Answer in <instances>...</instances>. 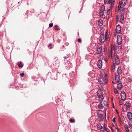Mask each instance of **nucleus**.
<instances>
[{
  "label": "nucleus",
  "instance_id": "f257e3e1",
  "mask_svg": "<svg viewBox=\"0 0 132 132\" xmlns=\"http://www.w3.org/2000/svg\"><path fill=\"white\" fill-rule=\"evenodd\" d=\"M116 50L115 45H112L109 49V55L112 58L115 59L116 64L117 65H118L120 63V60L119 57L115 53Z\"/></svg>",
  "mask_w": 132,
  "mask_h": 132
},
{
  "label": "nucleus",
  "instance_id": "f03ea898",
  "mask_svg": "<svg viewBox=\"0 0 132 132\" xmlns=\"http://www.w3.org/2000/svg\"><path fill=\"white\" fill-rule=\"evenodd\" d=\"M107 35V31H106L105 32V36L104 34H101L100 35L99 38V41L101 43H103L105 40H109L106 38Z\"/></svg>",
  "mask_w": 132,
  "mask_h": 132
},
{
  "label": "nucleus",
  "instance_id": "7ed1b4c3",
  "mask_svg": "<svg viewBox=\"0 0 132 132\" xmlns=\"http://www.w3.org/2000/svg\"><path fill=\"white\" fill-rule=\"evenodd\" d=\"M124 16L123 14L121 13L120 14L117 15L116 16V21L117 22L119 21L121 23L123 21Z\"/></svg>",
  "mask_w": 132,
  "mask_h": 132
},
{
  "label": "nucleus",
  "instance_id": "20e7f679",
  "mask_svg": "<svg viewBox=\"0 0 132 132\" xmlns=\"http://www.w3.org/2000/svg\"><path fill=\"white\" fill-rule=\"evenodd\" d=\"M127 0H122L120 1L118 7V10L119 11L121 8V6H125Z\"/></svg>",
  "mask_w": 132,
  "mask_h": 132
},
{
  "label": "nucleus",
  "instance_id": "39448f33",
  "mask_svg": "<svg viewBox=\"0 0 132 132\" xmlns=\"http://www.w3.org/2000/svg\"><path fill=\"white\" fill-rule=\"evenodd\" d=\"M115 0H104V3L105 4H110L111 2V7L112 9L113 7Z\"/></svg>",
  "mask_w": 132,
  "mask_h": 132
},
{
  "label": "nucleus",
  "instance_id": "423d86ee",
  "mask_svg": "<svg viewBox=\"0 0 132 132\" xmlns=\"http://www.w3.org/2000/svg\"><path fill=\"white\" fill-rule=\"evenodd\" d=\"M65 65L66 67H67L68 69H70L72 65V64L69 61H67V60H65Z\"/></svg>",
  "mask_w": 132,
  "mask_h": 132
},
{
  "label": "nucleus",
  "instance_id": "0eeeda50",
  "mask_svg": "<svg viewBox=\"0 0 132 132\" xmlns=\"http://www.w3.org/2000/svg\"><path fill=\"white\" fill-rule=\"evenodd\" d=\"M102 51L101 46H97L96 49V52L97 54H100L102 53Z\"/></svg>",
  "mask_w": 132,
  "mask_h": 132
},
{
  "label": "nucleus",
  "instance_id": "6e6552de",
  "mask_svg": "<svg viewBox=\"0 0 132 132\" xmlns=\"http://www.w3.org/2000/svg\"><path fill=\"white\" fill-rule=\"evenodd\" d=\"M122 38L119 35L117 37V42L119 45H120L122 42Z\"/></svg>",
  "mask_w": 132,
  "mask_h": 132
},
{
  "label": "nucleus",
  "instance_id": "1a4fd4ad",
  "mask_svg": "<svg viewBox=\"0 0 132 132\" xmlns=\"http://www.w3.org/2000/svg\"><path fill=\"white\" fill-rule=\"evenodd\" d=\"M121 95L122 100L123 101H125L126 98V96L125 93L124 92H121Z\"/></svg>",
  "mask_w": 132,
  "mask_h": 132
},
{
  "label": "nucleus",
  "instance_id": "9d476101",
  "mask_svg": "<svg viewBox=\"0 0 132 132\" xmlns=\"http://www.w3.org/2000/svg\"><path fill=\"white\" fill-rule=\"evenodd\" d=\"M126 106V109L127 110H130V103L128 102H127L125 103Z\"/></svg>",
  "mask_w": 132,
  "mask_h": 132
},
{
  "label": "nucleus",
  "instance_id": "9b49d317",
  "mask_svg": "<svg viewBox=\"0 0 132 132\" xmlns=\"http://www.w3.org/2000/svg\"><path fill=\"white\" fill-rule=\"evenodd\" d=\"M121 27L120 26L118 25L116 26V31L117 33H119L120 32Z\"/></svg>",
  "mask_w": 132,
  "mask_h": 132
},
{
  "label": "nucleus",
  "instance_id": "f8f14e48",
  "mask_svg": "<svg viewBox=\"0 0 132 132\" xmlns=\"http://www.w3.org/2000/svg\"><path fill=\"white\" fill-rule=\"evenodd\" d=\"M102 66V61L101 60H99L97 62V66L99 68H101Z\"/></svg>",
  "mask_w": 132,
  "mask_h": 132
},
{
  "label": "nucleus",
  "instance_id": "ddd939ff",
  "mask_svg": "<svg viewBox=\"0 0 132 132\" xmlns=\"http://www.w3.org/2000/svg\"><path fill=\"white\" fill-rule=\"evenodd\" d=\"M118 82V83L117 84L118 88L120 90H121L122 88V84L120 81Z\"/></svg>",
  "mask_w": 132,
  "mask_h": 132
},
{
  "label": "nucleus",
  "instance_id": "4468645a",
  "mask_svg": "<svg viewBox=\"0 0 132 132\" xmlns=\"http://www.w3.org/2000/svg\"><path fill=\"white\" fill-rule=\"evenodd\" d=\"M127 116L129 119H132V113L130 112H129L128 113Z\"/></svg>",
  "mask_w": 132,
  "mask_h": 132
},
{
  "label": "nucleus",
  "instance_id": "2eb2a0df",
  "mask_svg": "<svg viewBox=\"0 0 132 132\" xmlns=\"http://www.w3.org/2000/svg\"><path fill=\"white\" fill-rule=\"evenodd\" d=\"M98 97V100L100 102H102L104 99V97L103 95H97Z\"/></svg>",
  "mask_w": 132,
  "mask_h": 132
},
{
  "label": "nucleus",
  "instance_id": "dca6fc26",
  "mask_svg": "<svg viewBox=\"0 0 132 132\" xmlns=\"http://www.w3.org/2000/svg\"><path fill=\"white\" fill-rule=\"evenodd\" d=\"M122 70L121 67H118L117 69V72L118 75H120L122 73Z\"/></svg>",
  "mask_w": 132,
  "mask_h": 132
},
{
  "label": "nucleus",
  "instance_id": "f3484780",
  "mask_svg": "<svg viewBox=\"0 0 132 132\" xmlns=\"http://www.w3.org/2000/svg\"><path fill=\"white\" fill-rule=\"evenodd\" d=\"M119 75H117L116 74L115 75V80L117 82H118L119 81Z\"/></svg>",
  "mask_w": 132,
  "mask_h": 132
},
{
  "label": "nucleus",
  "instance_id": "a211bd4d",
  "mask_svg": "<svg viewBox=\"0 0 132 132\" xmlns=\"http://www.w3.org/2000/svg\"><path fill=\"white\" fill-rule=\"evenodd\" d=\"M97 95H103V90L100 89H98L97 91Z\"/></svg>",
  "mask_w": 132,
  "mask_h": 132
},
{
  "label": "nucleus",
  "instance_id": "6ab92c4d",
  "mask_svg": "<svg viewBox=\"0 0 132 132\" xmlns=\"http://www.w3.org/2000/svg\"><path fill=\"white\" fill-rule=\"evenodd\" d=\"M100 12H104L105 10V6L103 5H102L100 8Z\"/></svg>",
  "mask_w": 132,
  "mask_h": 132
},
{
  "label": "nucleus",
  "instance_id": "aec40b11",
  "mask_svg": "<svg viewBox=\"0 0 132 132\" xmlns=\"http://www.w3.org/2000/svg\"><path fill=\"white\" fill-rule=\"evenodd\" d=\"M98 24L100 26H101L103 25V21L101 20H99L98 21Z\"/></svg>",
  "mask_w": 132,
  "mask_h": 132
},
{
  "label": "nucleus",
  "instance_id": "412c9836",
  "mask_svg": "<svg viewBox=\"0 0 132 132\" xmlns=\"http://www.w3.org/2000/svg\"><path fill=\"white\" fill-rule=\"evenodd\" d=\"M19 67L20 68H22L23 67V65L22 64V62L20 61L18 64Z\"/></svg>",
  "mask_w": 132,
  "mask_h": 132
},
{
  "label": "nucleus",
  "instance_id": "4be33fe9",
  "mask_svg": "<svg viewBox=\"0 0 132 132\" xmlns=\"http://www.w3.org/2000/svg\"><path fill=\"white\" fill-rule=\"evenodd\" d=\"M98 108L100 109H102L104 106H103L102 104L101 103H100L98 105Z\"/></svg>",
  "mask_w": 132,
  "mask_h": 132
},
{
  "label": "nucleus",
  "instance_id": "5701e85b",
  "mask_svg": "<svg viewBox=\"0 0 132 132\" xmlns=\"http://www.w3.org/2000/svg\"><path fill=\"white\" fill-rule=\"evenodd\" d=\"M104 14V12H100V11L99 13V15L100 17L102 16H103V15Z\"/></svg>",
  "mask_w": 132,
  "mask_h": 132
},
{
  "label": "nucleus",
  "instance_id": "b1692460",
  "mask_svg": "<svg viewBox=\"0 0 132 132\" xmlns=\"http://www.w3.org/2000/svg\"><path fill=\"white\" fill-rule=\"evenodd\" d=\"M114 64L113 63L111 66V70L112 71L114 72Z\"/></svg>",
  "mask_w": 132,
  "mask_h": 132
},
{
  "label": "nucleus",
  "instance_id": "393cba45",
  "mask_svg": "<svg viewBox=\"0 0 132 132\" xmlns=\"http://www.w3.org/2000/svg\"><path fill=\"white\" fill-rule=\"evenodd\" d=\"M128 124L130 127L132 128V121H130L128 123Z\"/></svg>",
  "mask_w": 132,
  "mask_h": 132
},
{
  "label": "nucleus",
  "instance_id": "a878e982",
  "mask_svg": "<svg viewBox=\"0 0 132 132\" xmlns=\"http://www.w3.org/2000/svg\"><path fill=\"white\" fill-rule=\"evenodd\" d=\"M125 128L126 129V131L127 132H129V129L127 126H125Z\"/></svg>",
  "mask_w": 132,
  "mask_h": 132
},
{
  "label": "nucleus",
  "instance_id": "bb28decb",
  "mask_svg": "<svg viewBox=\"0 0 132 132\" xmlns=\"http://www.w3.org/2000/svg\"><path fill=\"white\" fill-rule=\"evenodd\" d=\"M69 121L71 123L75 122V120L74 119H70L69 120Z\"/></svg>",
  "mask_w": 132,
  "mask_h": 132
},
{
  "label": "nucleus",
  "instance_id": "cd10ccee",
  "mask_svg": "<svg viewBox=\"0 0 132 132\" xmlns=\"http://www.w3.org/2000/svg\"><path fill=\"white\" fill-rule=\"evenodd\" d=\"M125 11V9L123 8H121V13L124 14V12Z\"/></svg>",
  "mask_w": 132,
  "mask_h": 132
},
{
  "label": "nucleus",
  "instance_id": "c85d7f7f",
  "mask_svg": "<svg viewBox=\"0 0 132 132\" xmlns=\"http://www.w3.org/2000/svg\"><path fill=\"white\" fill-rule=\"evenodd\" d=\"M118 49L120 50H122V47L121 45H119L118 46Z\"/></svg>",
  "mask_w": 132,
  "mask_h": 132
},
{
  "label": "nucleus",
  "instance_id": "c756f323",
  "mask_svg": "<svg viewBox=\"0 0 132 132\" xmlns=\"http://www.w3.org/2000/svg\"><path fill=\"white\" fill-rule=\"evenodd\" d=\"M55 27L56 28H55V30H60V29L59 28H57V27H58L57 25H56L55 26Z\"/></svg>",
  "mask_w": 132,
  "mask_h": 132
},
{
  "label": "nucleus",
  "instance_id": "7c9ffc66",
  "mask_svg": "<svg viewBox=\"0 0 132 132\" xmlns=\"http://www.w3.org/2000/svg\"><path fill=\"white\" fill-rule=\"evenodd\" d=\"M114 93L115 94L118 93V91L115 88L114 89Z\"/></svg>",
  "mask_w": 132,
  "mask_h": 132
},
{
  "label": "nucleus",
  "instance_id": "2f4dec72",
  "mask_svg": "<svg viewBox=\"0 0 132 132\" xmlns=\"http://www.w3.org/2000/svg\"><path fill=\"white\" fill-rule=\"evenodd\" d=\"M110 12V9H108L107 11V14L109 15Z\"/></svg>",
  "mask_w": 132,
  "mask_h": 132
},
{
  "label": "nucleus",
  "instance_id": "473e14b6",
  "mask_svg": "<svg viewBox=\"0 0 132 132\" xmlns=\"http://www.w3.org/2000/svg\"><path fill=\"white\" fill-rule=\"evenodd\" d=\"M53 26V23H50L49 25V27H52Z\"/></svg>",
  "mask_w": 132,
  "mask_h": 132
},
{
  "label": "nucleus",
  "instance_id": "72a5a7b5",
  "mask_svg": "<svg viewBox=\"0 0 132 132\" xmlns=\"http://www.w3.org/2000/svg\"><path fill=\"white\" fill-rule=\"evenodd\" d=\"M20 75L21 77H23L24 76V73H20Z\"/></svg>",
  "mask_w": 132,
  "mask_h": 132
},
{
  "label": "nucleus",
  "instance_id": "f704fd0d",
  "mask_svg": "<svg viewBox=\"0 0 132 132\" xmlns=\"http://www.w3.org/2000/svg\"><path fill=\"white\" fill-rule=\"evenodd\" d=\"M118 121H119V122L120 123H121V119L119 117L118 118Z\"/></svg>",
  "mask_w": 132,
  "mask_h": 132
},
{
  "label": "nucleus",
  "instance_id": "c9c22d12",
  "mask_svg": "<svg viewBox=\"0 0 132 132\" xmlns=\"http://www.w3.org/2000/svg\"><path fill=\"white\" fill-rule=\"evenodd\" d=\"M78 41L79 43H81V40L80 38H79L78 40Z\"/></svg>",
  "mask_w": 132,
  "mask_h": 132
},
{
  "label": "nucleus",
  "instance_id": "e433bc0d",
  "mask_svg": "<svg viewBox=\"0 0 132 132\" xmlns=\"http://www.w3.org/2000/svg\"><path fill=\"white\" fill-rule=\"evenodd\" d=\"M122 101L121 100H120V101H119V104L120 105H122Z\"/></svg>",
  "mask_w": 132,
  "mask_h": 132
},
{
  "label": "nucleus",
  "instance_id": "4c0bfd02",
  "mask_svg": "<svg viewBox=\"0 0 132 132\" xmlns=\"http://www.w3.org/2000/svg\"><path fill=\"white\" fill-rule=\"evenodd\" d=\"M115 119H116V118L114 117L112 120L115 123Z\"/></svg>",
  "mask_w": 132,
  "mask_h": 132
},
{
  "label": "nucleus",
  "instance_id": "58836bf2",
  "mask_svg": "<svg viewBox=\"0 0 132 132\" xmlns=\"http://www.w3.org/2000/svg\"><path fill=\"white\" fill-rule=\"evenodd\" d=\"M51 46H52V44H50L48 45V47H50V48L51 49H52V47H51Z\"/></svg>",
  "mask_w": 132,
  "mask_h": 132
},
{
  "label": "nucleus",
  "instance_id": "ea45409f",
  "mask_svg": "<svg viewBox=\"0 0 132 132\" xmlns=\"http://www.w3.org/2000/svg\"><path fill=\"white\" fill-rule=\"evenodd\" d=\"M108 82V80L107 79H105L104 80V82L105 83H106Z\"/></svg>",
  "mask_w": 132,
  "mask_h": 132
},
{
  "label": "nucleus",
  "instance_id": "a19ab883",
  "mask_svg": "<svg viewBox=\"0 0 132 132\" xmlns=\"http://www.w3.org/2000/svg\"><path fill=\"white\" fill-rule=\"evenodd\" d=\"M57 60V58L56 57L54 58V61H56Z\"/></svg>",
  "mask_w": 132,
  "mask_h": 132
},
{
  "label": "nucleus",
  "instance_id": "79ce46f5",
  "mask_svg": "<svg viewBox=\"0 0 132 132\" xmlns=\"http://www.w3.org/2000/svg\"><path fill=\"white\" fill-rule=\"evenodd\" d=\"M107 58H105V59H104L105 61L106 62L107 61Z\"/></svg>",
  "mask_w": 132,
  "mask_h": 132
},
{
  "label": "nucleus",
  "instance_id": "37998d69",
  "mask_svg": "<svg viewBox=\"0 0 132 132\" xmlns=\"http://www.w3.org/2000/svg\"><path fill=\"white\" fill-rule=\"evenodd\" d=\"M112 83H113L114 84V82H113V81H112Z\"/></svg>",
  "mask_w": 132,
  "mask_h": 132
},
{
  "label": "nucleus",
  "instance_id": "c03bdc74",
  "mask_svg": "<svg viewBox=\"0 0 132 132\" xmlns=\"http://www.w3.org/2000/svg\"><path fill=\"white\" fill-rule=\"evenodd\" d=\"M51 1L50 0H48V1Z\"/></svg>",
  "mask_w": 132,
  "mask_h": 132
},
{
  "label": "nucleus",
  "instance_id": "a18cd8bd",
  "mask_svg": "<svg viewBox=\"0 0 132 132\" xmlns=\"http://www.w3.org/2000/svg\"><path fill=\"white\" fill-rule=\"evenodd\" d=\"M105 124H104V126H105Z\"/></svg>",
  "mask_w": 132,
  "mask_h": 132
},
{
  "label": "nucleus",
  "instance_id": "49530a36",
  "mask_svg": "<svg viewBox=\"0 0 132 132\" xmlns=\"http://www.w3.org/2000/svg\"><path fill=\"white\" fill-rule=\"evenodd\" d=\"M101 127V128H100V129H101V128H102V127Z\"/></svg>",
  "mask_w": 132,
  "mask_h": 132
},
{
  "label": "nucleus",
  "instance_id": "de8ad7c7",
  "mask_svg": "<svg viewBox=\"0 0 132 132\" xmlns=\"http://www.w3.org/2000/svg\"><path fill=\"white\" fill-rule=\"evenodd\" d=\"M18 4L19 3V2H18Z\"/></svg>",
  "mask_w": 132,
  "mask_h": 132
}]
</instances>
